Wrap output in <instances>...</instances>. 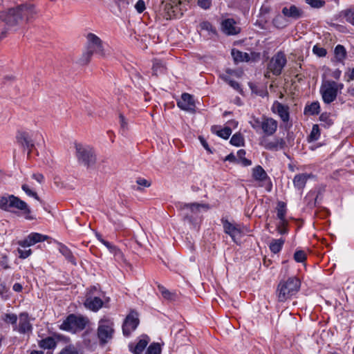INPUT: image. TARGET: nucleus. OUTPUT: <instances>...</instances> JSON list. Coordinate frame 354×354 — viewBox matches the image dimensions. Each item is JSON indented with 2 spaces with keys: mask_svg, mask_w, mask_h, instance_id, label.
Here are the masks:
<instances>
[{
  "mask_svg": "<svg viewBox=\"0 0 354 354\" xmlns=\"http://www.w3.org/2000/svg\"><path fill=\"white\" fill-rule=\"evenodd\" d=\"M36 11L30 4H22L2 12L0 17L8 26L12 27L27 22L34 17Z\"/></svg>",
  "mask_w": 354,
  "mask_h": 354,
  "instance_id": "obj_1",
  "label": "nucleus"
},
{
  "mask_svg": "<svg viewBox=\"0 0 354 354\" xmlns=\"http://www.w3.org/2000/svg\"><path fill=\"white\" fill-rule=\"evenodd\" d=\"M36 11L30 4H22L2 12L0 17L8 26L12 27L27 22L34 17Z\"/></svg>",
  "mask_w": 354,
  "mask_h": 354,
  "instance_id": "obj_2",
  "label": "nucleus"
},
{
  "mask_svg": "<svg viewBox=\"0 0 354 354\" xmlns=\"http://www.w3.org/2000/svg\"><path fill=\"white\" fill-rule=\"evenodd\" d=\"M0 208L5 211H12L13 209H17L22 212L26 219L32 220L34 218L30 215L31 210L28 204L12 194H7L0 198Z\"/></svg>",
  "mask_w": 354,
  "mask_h": 354,
  "instance_id": "obj_3",
  "label": "nucleus"
},
{
  "mask_svg": "<svg viewBox=\"0 0 354 354\" xmlns=\"http://www.w3.org/2000/svg\"><path fill=\"white\" fill-rule=\"evenodd\" d=\"M301 282L295 277H289L286 280H282L279 282L277 295L279 302H284L290 299L293 295H296L299 290Z\"/></svg>",
  "mask_w": 354,
  "mask_h": 354,
  "instance_id": "obj_4",
  "label": "nucleus"
},
{
  "mask_svg": "<svg viewBox=\"0 0 354 354\" xmlns=\"http://www.w3.org/2000/svg\"><path fill=\"white\" fill-rule=\"evenodd\" d=\"M75 157L78 163L86 169H93L97 162V156L93 147L89 145L75 143Z\"/></svg>",
  "mask_w": 354,
  "mask_h": 354,
  "instance_id": "obj_5",
  "label": "nucleus"
},
{
  "mask_svg": "<svg viewBox=\"0 0 354 354\" xmlns=\"http://www.w3.org/2000/svg\"><path fill=\"white\" fill-rule=\"evenodd\" d=\"M86 39L87 50L82 54L80 59V63L82 64H88L94 53L99 54L101 56H104L105 55L102 41L100 37L93 33H88L86 36Z\"/></svg>",
  "mask_w": 354,
  "mask_h": 354,
  "instance_id": "obj_6",
  "label": "nucleus"
},
{
  "mask_svg": "<svg viewBox=\"0 0 354 354\" xmlns=\"http://www.w3.org/2000/svg\"><path fill=\"white\" fill-rule=\"evenodd\" d=\"M115 333L113 321L103 317L98 322L97 335L100 345H105L113 337Z\"/></svg>",
  "mask_w": 354,
  "mask_h": 354,
  "instance_id": "obj_7",
  "label": "nucleus"
},
{
  "mask_svg": "<svg viewBox=\"0 0 354 354\" xmlns=\"http://www.w3.org/2000/svg\"><path fill=\"white\" fill-rule=\"evenodd\" d=\"M287 64V59L285 53L282 51L277 52L269 61L267 65L268 72L265 74L266 77H270L269 73L275 76L281 74L283 68Z\"/></svg>",
  "mask_w": 354,
  "mask_h": 354,
  "instance_id": "obj_8",
  "label": "nucleus"
},
{
  "mask_svg": "<svg viewBox=\"0 0 354 354\" xmlns=\"http://www.w3.org/2000/svg\"><path fill=\"white\" fill-rule=\"evenodd\" d=\"M88 323V319L82 315H69L60 326V328L66 331L83 330Z\"/></svg>",
  "mask_w": 354,
  "mask_h": 354,
  "instance_id": "obj_9",
  "label": "nucleus"
},
{
  "mask_svg": "<svg viewBox=\"0 0 354 354\" xmlns=\"http://www.w3.org/2000/svg\"><path fill=\"white\" fill-rule=\"evenodd\" d=\"M201 209L207 210L209 209V206L208 204L197 203H185L181 206L182 214L184 218L188 220L189 222H192L194 215H197Z\"/></svg>",
  "mask_w": 354,
  "mask_h": 354,
  "instance_id": "obj_10",
  "label": "nucleus"
},
{
  "mask_svg": "<svg viewBox=\"0 0 354 354\" xmlns=\"http://www.w3.org/2000/svg\"><path fill=\"white\" fill-rule=\"evenodd\" d=\"M335 86V84L331 80H327L322 83L320 93L324 103L330 104L337 98V92L333 87Z\"/></svg>",
  "mask_w": 354,
  "mask_h": 354,
  "instance_id": "obj_11",
  "label": "nucleus"
},
{
  "mask_svg": "<svg viewBox=\"0 0 354 354\" xmlns=\"http://www.w3.org/2000/svg\"><path fill=\"white\" fill-rule=\"evenodd\" d=\"M259 144L267 150L278 151L284 148L286 142L280 138L270 140L266 136H262L259 140Z\"/></svg>",
  "mask_w": 354,
  "mask_h": 354,
  "instance_id": "obj_12",
  "label": "nucleus"
},
{
  "mask_svg": "<svg viewBox=\"0 0 354 354\" xmlns=\"http://www.w3.org/2000/svg\"><path fill=\"white\" fill-rule=\"evenodd\" d=\"M139 324L138 315L135 312L130 313L124 319L122 325V333L124 336H129Z\"/></svg>",
  "mask_w": 354,
  "mask_h": 354,
  "instance_id": "obj_13",
  "label": "nucleus"
},
{
  "mask_svg": "<svg viewBox=\"0 0 354 354\" xmlns=\"http://www.w3.org/2000/svg\"><path fill=\"white\" fill-rule=\"evenodd\" d=\"M16 140L24 149L28 150V155H30L35 147V143L30 134L26 131H18Z\"/></svg>",
  "mask_w": 354,
  "mask_h": 354,
  "instance_id": "obj_14",
  "label": "nucleus"
},
{
  "mask_svg": "<svg viewBox=\"0 0 354 354\" xmlns=\"http://www.w3.org/2000/svg\"><path fill=\"white\" fill-rule=\"evenodd\" d=\"M278 127L277 122L272 118L263 116L261 118V129L264 133L263 136H271L275 133Z\"/></svg>",
  "mask_w": 354,
  "mask_h": 354,
  "instance_id": "obj_15",
  "label": "nucleus"
},
{
  "mask_svg": "<svg viewBox=\"0 0 354 354\" xmlns=\"http://www.w3.org/2000/svg\"><path fill=\"white\" fill-rule=\"evenodd\" d=\"M225 233L229 234L234 242H236V237H239L241 233L237 225H234L225 218L221 219Z\"/></svg>",
  "mask_w": 354,
  "mask_h": 354,
  "instance_id": "obj_16",
  "label": "nucleus"
},
{
  "mask_svg": "<svg viewBox=\"0 0 354 354\" xmlns=\"http://www.w3.org/2000/svg\"><path fill=\"white\" fill-rule=\"evenodd\" d=\"M32 329V327L30 323L28 314L27 313H20L19 316V325L18 326H17L15 330H17L19 333L25 334L30 333Z\"/></svg>",
  "mask_w": 354,
  "mask_h": 354,
  "instance_id": "obj_17",
  "label": "nucleus"
},
{
  "mask_svg": "<svg viewBox=\"0 0 354 354\" xmlns=\"http://www.w3.org/2000/svg\"><path fill=\"white\" fill-rule=\"evenodd\" d=\"M272 111L273 113L278 114L281 120L286 122L290 119L289 107L283 105V104L275 101L272 106Z\"/></svg>",
  "mask_w": 354,
  "mask_h": 354,
  "instance_id": "obj_18",
  "label": "nucleus"
},
{
  "mask_svg": "<svg viewBox=\"0 0 354 354\" xmlns=\"http://www.w3.org/2000/svg\"><path fill=\"white\" fill-rule=\"evenodd\" d=\"M179 108L185 111H193L195 109V103L192 95L189 93H183L181 98L177 102Z\"/></svg>",
  "mask_w": 354,
  "mask_h": 354,
  "instance_id": "obj_19",
  "label": "nucleus"
},
{
  "mask_svg": "<svg viewBox=\"0 0 354 354\" xmlns=\"http://www.w3.org/2000/svg\"><path fill=\"white\" fill-rule=\"evenodd\" d=\"M221 29L224 33L228 35H236L240 29L236 26V22L233 19H227L222 21Z\"/></svg>",
  "mask_w": 354,
  "mask_h": 354,
  "instance_id": "obj_20",
  "label": "nucleus"
},
{
  "mask_svg": "<svg viewBox=\"0 0 354 354\" xmlns=\"http://www.w3.org/2000/svg\"><path fill=\"white\" fill-rule=\"evenodd\" d=\"M85 307L93 311H97L103 305L102 300L98 297L87 295L84 303Z\"/></svg>",
  "mask_w": 354,
  "mask_h": 354,
  "instance_id": "obj_21",
  "label": "nucleus"
},
{
  "mask_svg": "<svg viewBox=\"0 0 354 354\" xmlns=\"http://www.w3.org/2000/svg\"><path fill=\"white\" fill-rule=\"evenodd\" d=\"M282 14L293 19H298L303 16V11L295 5H291L290 8L284 7L281 11Z\"/></svg>",
  "mask_w": 354,
  "mask_h": 354,
  "instance_id": "obj_22",
  "label": "nucleus"
},
{
  "mask_svg": "<svg viewBox=\"0 0 354 354\" xmlns=\"http://www.w3.org/2000/svg\"><path fill=\"white\" fill-rule=\"evenodd\" d=\"M149 341V338L147 335L143 336L135 346L132 344L129 345L130 351L134 354H141L147 346Z\"/></svg>",
  "mask_w": 354,
  "mask_h": 354,
  "instance_id": "obj_23",
  "label": "nucleus"
},
{
  "mask_svg": "<svg viewBox=\"0 0 354 354\" xmlns=\"http://www.w3.org/2000/svg\"><path fill=\"white\" fill-rule=\"evenodd\" d=\"M309 177L306 174H297L293 179L294 186L299 190L303 189Z\"/></svg>",
  "mask_w": 354,
  "mask_h": 354,
  "instance_id": "obj_24",
  "label": "nucleus"
},
{
  "mask_svg": "<svg viewBox=\"0 0 354 354\" xmlns=\"http://www.w3.org/2000/svg\"><path fill=\"white\" fill-rule=\"evenodd\" d=\"M252 177L255 180L260 182L268 178L267 173L260 165H257L252 169Z\"/></svg>",
  "mask_w": 354,
  "mask_h": 354,
  "instance_id": "obj_25",
  "label": "nucleus"
},
{
  "mask_svg": "<svg viewBox=\"0 0 354 354\" xmlns=\"http://www.w3.org/2000/svg\"><path fill=\"white\" fill-rule=\"evenodd\" d=\"M277 218L281 221V225H284L285 224H288V222L286 219V204L283 202H279L277 207Z\"/></svg>",
  "mask_w": 354,
  "mask_h": 354,
  "instance_id": "obj_26",
  "label": "nucleus"
},
{
  "mask_svg": "<svg viewBox=\"0 0 354 354\" xmlns=\"http://www.w3.org/2000/svg\"><path fill=\"white\" fill-rule=\"evenodd\" d=\"M39 346L44 349H53L57 346V342L52 337H48L39 342Z\"/></svg>",
  "mask_w": 354,
  "mask_h": 354,
  "instance_id": "obj_27",
  "label": "nucleus"
},
{
  "mask_svg": "<svg viewBox=\"0 0 354 354\" xmlns=\"http://www.w3.org/2000/svg\"><path fill=\"white\" fill-rule=\"evenodd\" d=\"M232 55L235 62H248L250 59L248 53L234 49L232 50Z\"/></svg>",
  "mask_w": 354,
  "mask_h": 354,
  "instance_id": "obj_28",
  "label": "nucleus"
},
{
  "mask_svg": "<svg viewBox=\"0 0 354 354\" xmlns=\"http://www.w3.org/2000/svg\"><path fill=\"white\" fill-rule=\"evenodd\" d=\"M285 240L282 238L279 239H273L269 245L270 250L272 252L277 254L279 252L284 244Z\"/></svg>",
  "mask_w": 354,
  "mask_h": 354,
  "instance_id": "obj_29",
  "label": "nucleus"
},
{
  "mask_svg": "<svg viewBox=\"0 0 354 354\" xmlns=\"http://www.w3.org/2000/svg\"><path fill=\"white\" fill-rule=\"evenodd\" d=\"M28 237V241L32 245L37 243L44 241L48 239V236L36 232L30 234Z\"/></svg>",
  "mask_w": 354,
  "mask_h": 354,
  "instance_id": "obj_30",
  "label": "nucleus"
},
{
  "mask_svg": "<svg viewBox=\"0 0 354 354\" xmlns=\"http://www.w3.org/2000/svg\"><path fill=\"white\" fill-rule=\"evenodd\" d=\"M59 252L73 265H76L75 259L71 250L64 245H60Z\"/></svg>",
  "mask_w": 354,
  "mask_h": 354,
  "instance_id": "obj_31",
  "label": "nucleus"
},
{
  "mask_svg": "<svg viewBox=\"0 0 354 354\" xmlns=\"http://www.w3.org/2000/svg\"><path fill=\"white\" fill-rule=\"evenodd\" d=\"M334 52L335 57L339 62H342L346 56V49L342 45L338 44L336 46Z\"/></svg>",
  "mask_w": 354,
  "mask_h": 354,
  "instance_id": "obj_32",
  "label": "nucleus"
},
{
  "mask_svg": "<svg viewBox=\"0 0 354 354\" xmlns=\"http://www.w3.org/2000/svg\"><path fill=\"white\" fill-rule=\"evenodd\" d=\"M245 151L244 149H240L237 152V163H241L243 166L251 165V160L245 158Z\"/></svg>",
  "mask_w": 354,
  "mask_h": 354,
  "instance_id": "obj_33",
  "label": "nucleus"
},
{
  "mask_svg": "<svg viewBox=\"0 0 354 354\" xmlns=\"http://www.w3.org/2000/svg\"><path fill=\"white\" fill-rule=\"evenodd\" d=\"M320 106L318 102H314L305 107L304 113L310 115H316L319 112Z\"/></svg>",
  "mask_w": 354,
  "mask_h": 354,
  "instance_id": "obj_34",
  "label": "nucleus"
},
{
  "mask_svg": "<svg viewBox=\"0 0 354 354\" xmlns=\"http://www.w3.org/2000/svg\"><path fill=\"white\" fill-rule=\"evenodd\" d=\"M319 120L322 122L321 124L324 127H329L333 124V120L330 118V114L323 113L319 116Z\"/></svg>",
  "mask_w": 354,
  "mask_h": 354,
  "instance_id": "obj_35",
  "label": "nucleus"
},
{
  "mask_svg": "<svg viewBox=\"0 0 354 354\" xmlns=\"http://www.w3.org/2000/svg\"><path fill=\"white\" fill-rule=\"evenodd\" d=\"M22 190L29 196H31L34 198H35L37 201L41 202L40 198L39 197L38 194L36 192L32 190L30 187V186L27 184H23L21 185Z\"/></svg>",
  "mask_w": 354,
  "mask_h": 354,
  "instance_id": "obj_36",
  "label": "nucleus"
},
{
  "mask_svg": "<svg viewBox=\"0 0 354 354\" xmlns=\"http://www.w3.org/2000/svg\"><path fill=\"white\" fill-rule=\"evenodd\" d=\"M2 319L8 324H11L15 326L14 330L17 328V316L15 314L12 313H7L5 314L3 317Z\"/></svg>",
  "mask_w": 354,
  "mask_h": 354,
  "instance_id": "obj_37",
  "label": "nucleus"
},
{
  "mask_svg": "<svg viewBox=\"0 0 354 354\" xmlns=\"http://www.w3.org/2000/svg\"><path fill=\"white\" fill-rule=\"evenodd\" d=\"M111 253L114 255L115 260L118 263H127L123 252L118 247H116Z\"/></svg>",
  "mask_w": 354,
  "mask_h": 354,
  "instance_id": "obj_38",
  "label": "nucleus"
},
{
  "mask_svg": "<svg viewBox=\"0 0 354 354\" xmlns=\"http://www.w3.org/2000/svg\"><path fill=\"white\" fill-rule=\"evenodd\" d=\"M346 21L354 26V9L350 8L342 12Z\"/></svg>",
  "mask_w": 354,
  "mask_h": 354,
  "instance_id": "obj_39",
  "label": "nucleus"
},
{
  "mask_svg": "<svg viewBox=\"0 0 354 354\" xmlns=\"http://www.w3.org/2000/svg\"><path fill=\"white\" fill-rule=\"evenodd\" d=\"M244 142V138L241 133H235L232 136L230 140V143L232 145L239 147L243 145Z\"/></svg>",
  "mask_w": 354,
  "mask_h": 354,
  "instance_id": "obj_40",
  "label": "nucleus"
},
{
  "mask_svg": "<svg viewBox=\"0 0 354 354\" xmlns=\"http://www.w3.org/2000/svg\"><path fill=\"white\" fill-rule=\"evenodd\" d=\"M320 136V131L318 124H314L312 128V131L308 137L309 141H315L319 139Z\"/></svg>",
  "mask_w": 354,
  "mask_h": 354,
  "instance_id": "obj_41",
  "label": "nucleus"
},
{
  "mask_svg": "<svg viewBox=\"0 0 354 354\" xmlns=\"http://www.w3.org/2000/svg\"><path fill=\"white\" fill-rule=\"evenodd\" d=\"M161 352L160 345L158 343H152L147 348L145 354H160Z\"/></svg>",
  "mask_w": 354,
  "mask_h": 354,
  "instance_id": "obj_42",
  "label": "nucleus"
},
{
  "mask_svg": "<svg viewBox=\"0 0 354 354\" xmlns=\"http://www.w3.org/2000/svg\"><path fill=\"white\" fill-rule=\"evenodd\" d=\"M249 86L252 92L256 93L257 95L263 97L268 94V91L266 89H260L259 88L258 86H257L254 84L250 83Z\"/></svg>",
  "mask_w": 354,
  "mask_h": 354,
  "instance_id": "obj_43",
  "label": "nucleus"
},
{
  "mask_svg": "<svg viewBox=\"0 0 354 354\" xmlns=\"http://www.w3.org/2000/svg\"><path fill=\"white\" fill-rule=\"evenodd\" d=\"M216 133L219 137L224 139H228L232 133V129L228 127H225L222 129L216 131Z\"/></svg>",
  "mask_w": 354,
  "mask_h": 354,
  "instance_id": "obj_44",
  "label": "nucleus"
},
{
  "mask_svg": "<svg viewBox=\"0 0 354 354\" xmlns=\"http://www.w3.org/2000/svg\"><path fill=\"white\" fill-rule=\"evenodd\" d=\"M159 291L161 292L162 297L165 299L172 300L174 298V294L169 292L167 289H166L162 286H158Z\"/></svg>",
  "mask_w": 354,
  "mask_h": 354,
  "instance_id": "obj_45",
  "label": "nucleus"
},
{
  "mask_svg": "<svg viewBox=\"0 0 354 354\" xmlns=\"http://www.w3.org/2000/svg\"><path fill=\"white\" fill-rule=\"evenodd\" d=\"M294 259L299 263H303L306 260V254L304 250H297L294 254Z\"/></svg>",
  "mask_w": 354,
  "mask_h": 354,
  "instance_id": "obj_46",
  "label": "nucleus"
},
{
  "mask_svg": "<svg viewBox=\"0 0 354 354\" xmlns=\"http://www.w3.org/2000/svg\"><path fill=\"white\" fill-rule=\"evenodd\" d=\"M306 3L312 8H319L324 6L325 1L323 0H306Z\"/></svg>",
  "mask_w": 354,
  "mask_h": 354,
  "instance_id": "obj_47",
  "label": "nucleus"
},
{
  "mask_svg": "<svg viewBox=\"0 0 354 354\" xmlns=\"http://www.w3.org/2000/svg\"><path fill=\"white\" fill-rule=\"evenodd\" d=\"M201 28L202 30H205L208 32H212L213 34H216V31L214 27L208 21H203L200 24Z\"/></svg>",
  "mask_w": 354,
  "mask_h": 354,
  "instance_id": "obj_48",
  "label": "nucleus"
},
{
  "mask_svg": "<svg viewBox=\"0 0 354 354\" xmlns=\"http://www.w3.org/2000/svg\"><path fill=\"white\" fill-rule=\"evenodd\" d=\"M165 70V68L162 65V62L156 61L153 65V73L157 75L158 73H162Z\"/></svg>",
  "mask_w": 354,
  "mask_h": 354,
  "instance_id": "obj_49",
  "label": "nucleus"
},
{
  "mask_svg": "<svg viewBox=\"0 0 354 354\" xmlns=\"http://www.w3.org/2000/svg\"><path fill=\"white\" fill-rule=\"evenodd\" d=\"M313 53L318 57H322L326 55L327 51L324 48L315 46L313 49Z\"/></svg>",
  "mask_w": 354,
  "mask_h": 354,
  "instance_id": "obj_50",
  "label": "nucleus"
},
{
  "mask_svg": "<svg viewBox=\"0 0 354 354\" xmlns=\"http://www.w3.org/2000/svg\"><path fill=\"white\" fill-rule=\"evenodd\" d=\"M62 354H78V351L73 346H68L62 349Z\"/></svg>",
  "mask_w": 354,
  "mask_h": 354,
  "instance_id": "obj_51",
  "label": "nucleus"
},
{
  "mask_svg": "<svg viewBox=\"0 0 354 354\" xmlns=\"http://www.w3.org/2000/svg\"><path fill=\"white\" fill-rule=\"evenodd\" d=\"M135 8L138 12L142 13L146 8L145 1L143 0H138L135 5Z\"/></svg>",
  "mask_w": 354,
  "mask_h": 354,
  "instance_id": "obj_52",
  "label": "nucleus"
},
{
  "mask_svg": "<svg viewBox=\"0 0 354 354\" xmlns=\"http://www.w3.org/2000/svg\"><path fill=\"white\" fill-rule=\"evenodd\" d=\"M18 252L19 254V257L21 259H26V258L28 257L31 254L32 251H31L30 249H28V250L27 249H24V250H23V249L19 248L18 249Z\"/></svg>",
  "mask_w": 354,
  "mask_h": 354,
  "instance_id": "obj_53",
  "label": "nucleus"
},
{
  "mask_svg": "<svg viewBox=\"0 0 354 354\" xmlns=\"http://www.w3.org/2000/svg\"><path fill=\"white\" fill-rule=\"evenodd\" d=\"M250 125L254 129L258 130L261 128V120L254 118L253 120L250 122Z\"/></svg>",
  "mask_w": 354,
  "mask_h": 354,
  "instance_id": "obj_54",
  "label": "nucleus"
},
{
  "mask_svg": "<svg viewBox=\"0 0 354 354\" xmlns=\"http://www.w3.org/2000/svg\"><path fill=\"white\" fill-rule=\"evenodd\" d=\"M224 80L227 82L232 88H234L236 90H239L240 88L239 84L234 80H230L227 77H223Z\"/></svg>",
  "mask_w": 354,
  "mask_h": 354,
  "instance_id": "obj_55",
  "label": "nucleus"
},
{
  "mask_svg": "<svg viewBox=\"0 0 354 354\" xmlns=\"http://www.w3.org/2000/svg\"><path fill=\"white\" fill-rule=\"evenodd\" d=\"M211 3V0H198V5L203 9H208Z\"/></svg>",
  "mask_w": 354,
  "mask_h": 354,
  "instance_id": "obj_56",
  "label": "nucleus"
},
{
  "mask_svg": "<svg viewBox=\"0 0 354 354\" xmlns=\"http://www.w3.org/2000/svg\"><path fill=\"white\" fill-rule=\"evenodd\" d=\"M119 119H120V127L123 130H125L127 129V122L126 120V118L123 115V114L120 113L119 115Z\"/></svg>",
  "mask_w": 354,
  "mask_h": 354,
  "instance_id": "obj_57",
  "label": "nucleus"
},
{
  "mask_svg": "<svg viewBox=\"0 0 354 354\" xmlns=\"http://www.w3.org/2000/svg\"><path fill=\"white\" fill-rule=\"evenodd\" d=\"M32 178L37 181L39 184H42L44 181V176L40 173L33 174Z\"/></svg>",
  "mask_w": 354,
  "mask_h": 354,
  "instance_id": "obj_58",
  "label": "nucleus"
},
{
  "mask_svg": "<svg viewBox=\"0 0 354 354\" xmlns=\"http://www.w3.org/2000/svg\"><path fill=\"white\" fill-rule=\"evenodd\" d=\"M100 242L109 249L110 252H112L113 250H114V249L116 248L115 245H112L111 243L105 241L104 239H100Z\"/></svg>",
  "mask_w": 354,
  "mask_h": 354,
  "instance_id": "obj_59",
  "label": "nucleus"
},
{
  "mask_svg": "<svg viewBox=\"0 0 354 354\" xmlns=\"http://www.w3.org/2000/svg\"><path fill=\"white\" fill-rule=\"evenodd\" d=\"M100 242L109 249L110 252H112L113 250H114V249L116 248L115 245H112L111 243L105 241L104 239H100Z\"/></svg>",
  "mask_w": 354,
  "mask_h": 354,
  "instance_id": "obj_60",
  "label": "nucleus"
},
{
  "mask_svg": "<svg viewBox=\"0 0 354 354\" xmlns=\"http://www.w3.org/2000/svg\"><path fill=\"white\" fill-rule=\"evenodd\" d=\"M287 224H285L284 225H281V221H280V223L279 225L277 226V231L281 234H285L288 232V230L286 228Z\"/></svg>",
  "mask_w": 354,
  "mask_h": 354,
  "instance_id": "obj_61",
  "label": "nucleus"
},
{
  "mask_svg": "<svg viewBox=\"0 0 354 354\" xmlns=\"http://www.w3.org/2000/svg\"><path fill=\"white\" fill-rule=\"evenodd\" d=\"M18 244L22 247V248H28V247H30V245H32V243H30V241H28V237L27 236L26 239H25L24 240H22V241H19L18 242Z\"/></svg>",
  "mask_w": 354,
  "mask_h": 354,
  "instance_id": "obj_62",
  "label": "nucleus"
},
{
  "mask_svg": "<svg viewBox=\"0 0 354 354\" xmlns=\"http://www.w3.org/2000/svg\"><path fill=\"white\" fill-rule=\"evenodd\" d=\"M0 266L3 269H8L9 268L8 259L6 257H3L0 260Z\"/></svg>",
  "mask_w": 354,
  "mask_h": 354,
  "instance_id": "obj_63",
  "label": "nucleus"
},
{
  "mask_svg": "<svg viewBox=\"0 0 354 354\" xmlns=\"http://www.w3.org/2000/svg\"><path fill=\"white\" fill-rule=\"evenodd\" d=\"M136 183L139 185L145 186V187H149L150 183H149L146 179L144 178H139L136 180Z\"/></svg>",
  "mask_w": 354,
  "mask_h": 354,
  "instance_id": "obj_64",
  "label": "nucleus"
}]
</instances>
